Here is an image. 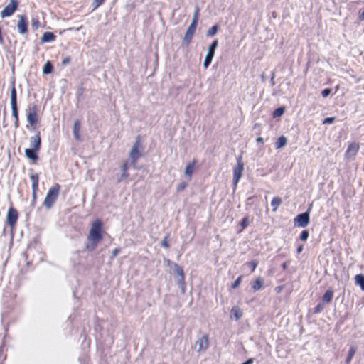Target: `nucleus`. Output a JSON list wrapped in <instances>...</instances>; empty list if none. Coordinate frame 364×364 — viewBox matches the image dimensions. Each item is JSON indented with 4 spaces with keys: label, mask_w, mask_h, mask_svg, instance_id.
<instances>
[{
    "label": "nucleus",
    "mask_w": 364,
    "mask_h": 364,
    "mask_svg": "<svg viewBox=\"0 0 364 364\" xmlns=\"http://www.w3.org/2000/svg\"><path fill=\"white\" fill-rule=\"evenodd\" d=\"M103 224L101 220L95 219L91 224V228L87 235L86 249L89 251L95 250L98 244L103 239Z\"/></svg>",
    "instance_id": "1"
},
{
    "label": "nucleus",
    "mask_w": 364,
    "mask_h": 364,
    "mask_svg": "<svg viewBox=\"0 0 364 364\" xmlns=\"http://www.w3.org/2000/svg\"><path fill=\"white\" fill-rule=\"evenodd\" d=\"M198 15H199V9L196 8V11L194 12L192 22H191V25L188 26V28L184 35V37H183V43L186 46H188L191 43L192 38L194 36V33L196 32L197 24H198Z\"/></svg>",
    "instance_id": "2"
},
{
    "label": "nucleus",
    "mask_w": 364,
    "mask_h": 364,
    "mask_svg": "<svg viewBox=\"0 0 364 364\" xmlns=\"http://www.w3.org/2000/svg\"><path fill=\"white\" fill-rule=\"evenodd\" d=\"M60 191L58 183L54 184L49 190L43 200V205L47 209H50L56 201Z\"/></svg>",
    "instance_id": "3"
},
{
    "label": "nucleus",
    "mask_w": 364,
    "mask_h": 364,
    "mask_svg": "<svg viewBox=\"0 0 364 364\" xmlns=\"http://www.w3.org/2000/svg\"><path fill=\"white\" fill-rule=\"evenodd\" d=\"M142 148L141 139L140 136H137L136 141L134 144L130 152L129 157L132 160V164L135 166L137 160L141 156L140 149Z\"/></svg>",
    "instance_id": "4"
},
{
    "label": "nucleus",
    "mask_w": 364,
    "mask_h": 364,
    "mask_svg": "<svg viewBox=\"0 0 364 364\" xmlns=\"http://www.w3.org/2000/svg\"><path fill=\"white\" fill-rule=\"evenodd\" d=\"M38 107L36 104L30 105L26 109V119L29 124L35 128L38 122Z\"/></svg>",
    "instance_id": "5"
},
{
    "label": "nucleus",
    "mask_w": 364,
    "mask_h": 364,
    "mask_svg": "<svg viewBox=\"0 0 364 364\" xmlns=\"http://www.w3.org/2000/svg\"><path fill=\"white\" fill-rule=\"evenodd\" d=\"M312 205H310L306 212L297 215L294 219V226L306 227L310 222L309 213L311 210Z\"/></svg>",
    "instance_id": "6"
},
{
    "label": "nucleus",
    "mask_w": 364,
    "mask_h": 364,
    "mask_svg": "<svg viewBox=\"0 0 364 364\" xmlns=\"http://www.w3.org/2000/svg\"><path fill=\"white\" fill-rule=\"evenodd\" d=\"M18 218V213L17 210L13 206H10L6 215V222L11 230L16 228Z\"/></svg>",
    "instance_id": "7"
},
{
    "label": "nucleus",
    "mask_w": 364,
    "mask_h": 364,
    "mask_svg": "<svg viewBox=\"0 0 364 364\" xmlns=\"http://www.w3.org/2000/svg\"><path fill=\"white\" fill-rule=\"evenodd\" d=\"M18 1L17 0H10L9 3L1 11V18L9 17L12 16L17 10Z\"/></svg>",
    "instance_id": "8"
},
{
    "label": "nucleus",
    "mask_w": 364,
    "mask_h": 364,
    "mask_svg": "<svg viewBox=\"0 0 364 364\" xmlns=\"http://www.w3.org/2000/svg\"><path fill=\"white\" fill-rule=\"evenodd\" d=\"M209 346V338L208 334H204L201 338L196 340L195 348L197 352L205 351Z\"/></svg>",
    "instance_id": "9"
},
{
    "label": "nucleus",
    "mask_w": 364,
    "mask_h": 364,
    "mask_svg": "<svg viewBox=\"0 0 364 364\" xmlns=\"http://www.w3.org/2000/svg\"><path fill=\"white\" fill-rule=\"evenodd\" d=\"M243 169H244L243 163L242 161L241 157H240L237 159V165L234 168V170H233V175H234L233 181H234L235 186H237L239 180L242 177Z\"/></svg>",
    "instance_id": "10"
},
{
    "label": "nucleus",
    "mask_w": 364,
    "mask_h": 364,
    "mask_svg": "<svg viewBox=\"0 0 364 364\" xmlns=\"http://www.w3.org/2000/svg\"><path fill=\"white\" fill-rule=\"evenodd\" d=\"M218 40H215L212 43V44L210 45V46L208 48V54H207L205 59L204 60V63H203V66L205 68H208V65H210V63H211V61L213 58L214 54H215V50L218 46Z\"/></svg>",
    "instance_id": "11"
},
{
    "label": "nucleus",
    "mask_w": 364,
    "mask_h": 364,
    "mask_svg": "<svg viewBox=\"0 0 364 364\" xmlns=\"http://www.w3.org/2000/svg\"><path fill=\"white\" fill-rule=\"evenodd\" d=\"M360 149V145L356 142H351L348 144V148L345 152V157L346 159L354 158L358 154Z\"/></svg>",
    "instance_id": "12"
},
{
    "label": "nucleus",
    "mask_w": 364,
    "mask_h": 364,
    "mask_svg": "<svg viewBox=\"0 0 364 364\" xmlns=\"http://www.w3.org/2000/svg\"><path fill=\"white\" fill-rule=\"evenodd\" d=\"M28 20L26 16L24 15H19L18 16V21L17 24V28L18 32L21 34H25L28 32Z\"/></svg>",
    "instance_id": "13"
},
{
    "label": "nucleus",
    "mask_w": 364,
    "mask_h": 364,
    "mask_svg": "<svg viewBox=\"0 0 364 364\" xmlns=\"http://www.w3.org/2000/svg\"><path fill=\"white\" fill-rule=\"evenodd\" d=\"M40 149H26L25 150L26 156L32 161V164H36L38 160V152Z\"/></svg>",
    "instance_id": "14"
},
{
    "label": "nucleus",
    "mask_w": 364,
    "mask_h": 364,
    "mask_svg": "<svg viewBox=\"0 0 364 364\" xmlns=\"http://www.w3.org/2000/svg\"><path fill=\"white\" fill-rule=\"evenodd\" d=\"M30 141L32 146L31 149H41V138L40 132H37L34 136H31Z\"/></svg>",
    "instance_id": "15"
},
{
    "label": "nucleus",
    "mask_w": 364,
    "mask_h": 364,
    "mask_svg": "<svg viewBox=\"0 0 364 364\" xmlns=\"http://www.w3.org/2000/svg\"><path fill=\"white\" fill-rule=\"evenodd\" d=\"M196 164L197 161L196 159H193L192 161L189 162L186 166L185 175L188 177V180H191L192 178Z\"/></svg>",
    "instance_id": "16"
},
{
    "label": "nucleus",
    "mask_w": 364,
    "mask_h": 364,
    "mask_svg": "<svg viewBox=\"0 0 364 364\" xmlns=\"http://www.w3.org/2000/svg\"><path fill=\"white\" fill-rule=\"evenodd\" d=\"M55 38H56V36H55V34L53 33L47 31L43 34V36L41 38V42L42 43L52 42V41H54L55 40Z\"/></svg>",
    "instance_id": "17"
},
{
    "label": "nucleus",
    "mask_w": 364,
    "mask_h": 364,
    "mask_svg": "<svg viewBox=\"0 0 364 364\" xmlns=\"http://www.w3.org/2000/svg\"><path fill=\"white\" fill-rule=\"evenodd\" d=\"M12 110V116L14 118V127L15 128L19 127V117H18V105H11Z\"/></svg>",
    "instance_id": "18"
},
{
    "label": "nucleus",
    "mask_w": 364,
    "mask_h": 364,
    "mask_svg": "<svg viewBox=\"0 0 364 364\" xmlns=\"http://www.w3.org/2000/svg\"><path fill=\"white\" fill-rule=\"evenodd\" d=\"M128 169H129V163L127 161H125L122 166V174L120 176V178L118 179V182H121L122 181L127 178L129 176Z\"/></svg>",
    "instance_id": "19"
},
{
    "label": "nucleus",
    "mask_w": 364,
    "mask_h": 364,
    "mask_svg": "<svg viewBox=\"0 0 364 364\" xmlns=\"http://www.w3.org/2000/svg\"><path fill=\"white\" fill-rule=\"evenodd\" d=\"M80 120L77 119L75 120L74 125H73V134L76 140L80 141Z\"/></svg>",
    "instance_id": "20"
},
{
    "label": "nucleus",
    "mask_w": 364,
    "mask_h": 364,
    "mask_svg": "<svg viewBox=\"0 0 364 364\" xmlns=\"http://www.w3.org/2000/svg\"><path fill=\"white\" fill-rule=\"evenodd\" d=\"M264 281L262 278L258 277L257 278L253 283L252 284V289L254 291H257L262 288Z\"/></svg>",
    "instance_id": "21"
},
{
    "label": "nucleus",
    "mask_w": 364,
    "mask_h": 364,
    "mask_svg": "<svg viewBox=\"0 0 364 364\" xmlns=\"http://www.w3.org/2000/svg\"><path fill=\"white\" fill-rule=\"evenodd\" d=\"M333 297V291L332 289H328L323 295L322 300L323 302L330 303Z\"/></svg>",
    "instance_id": "22"
},
{
    "label": "nucleus",
    "mask_w": 364,
    "mask_h": 364,
    "mask_svg": "<svg viewBox=\"0 0 364 364\" xmlns=\"http://www.w3.org/2000/svg\"><path fill=\"white\" fill-rule=\"evenodd\" d=\"M282 199L279 197H274L271 201V205L272 206V211L276 212L279 206L282 204Z\"/></svg>",
    "instance_id": "23"
},
{
    "label": "nucleus",
    "mask_w": 364,
    "mask_h": 364,
    "mask_svg": "<svg viewBox=\"0 0 364 364\" xmlns=\"http://www.w3.org/2000/svg\"><path fill=\"white\" fill-rule=\"evenodd\" d=\"M32 201L31 205H35L37 200V193L38 191V184H32Z\"/></svg>",
    "instance_id": "24"
},
{
    "label": "nucleus",
    "mask_w": 364,
    "mask_h": 364,
    "mask_svg": "<svg viewBox=\"0 0 364 364\" xmlns=\"http://www.w3.org/2000/svg\"><path fill=\"white\" fill-rule=\"evenodd\" d=\"M356 351H357V347L356 346H351L350 348V350H349V352H348V356L346 358V364H349L351 362V360H352L353 356L355 355Z\"/></svg>",
    "instance_id": "25"
},
{
    "label": "nucleus",
    "mask_w": 364,
    "mask_h": 364,
    "mask_svg": "<svg viewBox=\"0 0 364 364\" xmlns=\"http://www.w3.org/2000/svg\"><path fill=\"white\" fill-rule=\"evenodd\" d=\"M287 144V138L284 136H279L275 142V148L281 149Z\"/></svg>",
    "instance_id": "26"
},
{
    "label": "nucleus",
    "mask_w": 364,
    "mask_h": 364,
    "mask_svg": "<svg viewBox=\"0 0 364 364\" xmlns=\"http://www.w3.org/2000/svg\"><path fill=\"white\" fill-rule=\"evenodd\" d=\"M231 314L233 315L235 320H239L242 316V310L237 306H234L232 308Z\"/></svg>",
    "instance_id": "27"
},
{
    "label": "nucleus",
    "mask_w": 364,
    "mask_h": 364,
    "mask_svg": "<svg viewBox=\"0 0 364 364\" xmlns=\"http://www.w3.org/2000/svg\"><path fill=\"white\" fill-rule=\"evenodd\" d=\"M7 349L6 346L2 344L0 346V364H3V363L6 360L7 355H6Z\"/></svg>",
    "instance_id": "28"
},
{
    "label": "nucleus",
    "mask_w": 364,
    "mask_h": 364,
    "mask_svg": "<svg viewBox=\"0 0 364 364\" xmlns=\"http://www.w3.org/2000/svg\"><path fill=\"white\" fill-rule=\"evenodd\" d=\"M355 282L359 285L362 290H364V275L362 274H357L355 277Z\"/></svg>",
    "instance_id": "29"
},
{
    "label": "nucleus",
    "mask_w": 364,
    "mask_h": 364,
    "mask_svg": "<svg viewBox=\"0 0 364 364\" xmlns=\"http://www.w3.org/2000/svg\"><path fill=\"white\" fill-rule=\"evenodd\" d=\"M53 66L52 63L50 60H48L43 68V74H50L53 72Z\"/></svg>",
    "instance_id": "30"
},
{
    "label": "nucleus",
    "mask_w": 364,
    "mask_h": 364,
    "mask_svg": "<svg viewBox=\"0 0 364 364\" xmlns=\"http://www.w3.org/2000/svg\"><path fill=\"white\" fill-rule=\"evenodd\" d=\"M11 105H17V95L14 85L11 90Z\"/></svg>",
    "instance_id": "31"
},
{
    "label": "nucleus",
    "mask_w": 364,
    "mask_h": 364,
    "mask_svg": "<svg viewBox=\"0 0 364 364\" xmlns=\"http://www.w3.org/2000/svg\"><path fill=\"white\" fill-rule=\"evenodd\" d=\"M284 112V107H281L277 109H276L272 114V116L274 118L279 117H281Z\"/></svg>",
    "instance_id": "32"
},
{
    "label": "nucleus",
    "mask_w": 364,
    "mask_h": 364,
    "mask_svg": "<svg viewBox=\"0 0 364 364\" xmlns=\"http://www.w3.org/2000/svg\"><path fill=\"white\" fill-rule=\"evenodd\" d=\"M247 265L250 267V272H253L258 265V262L257 260H252L247 262Z\"/></svg>",
    "instance_id": "33"
},
{
    "label": "nucleus",
    "mask_w": 364,
    "mask_h": 364,
    "mask_svg": "<svg viewBox=\"0 0 364 364\" xmlns=\"http://www.w3.org/2000/svg\"><path fill=\"white\" fill-rule=\"evenodd\" d=\"M30 178L32 181V184H38L39 183V175L37 173H33L30 175Z\"/></svg>",
    "instance_id": "34"
},
{
    "label": "nucleus",
    "mask_w": 364,
    "mask_h": 364,
    "mask_svg": "<svg viewBox=\"0 0 364 364\" xmlns=\"http://www.w3.org/2000/svg\"><path fill=\"white\" fill-rule=\"evenodd\" d=\"M218 30V26L217 25L212 26L210 28L207 32V36H214Z\"/></svg>",
    "instance_id": "35"
},
{
    "label": "nucleus",
    "mask_w": 364,
    "mask_h": 364,
    "mask_svg": "<svg viewBox=\"0 0 364 364\" xmlns=\"http://www.w3.org/2000/svg\"><path fill=\"white\" fill-rule=\"evenodd\" d=\"M309 236V231L307 230H304L301 232L299 237L301 241L305 242L308 239Z\"/></svg>",
    "instance_id": "36"
},
{
    "label": "nucleus",
    "mask_w": 364,
    "mask_h": 364,
    "mask_svg": "<svg viewBox=\"0 0 364 364\" xmlns=\"http://www.w3.org/2000/svg\"><path fill=\"white\" fill-rule=\"evenodd\" d=\"M242 279V276L238 277L237 279L232 284L231 288L232 289L237 288L240 285Z\"/></svg>",
    "instance_id": "37"
},
{
    "label": "nucleus",
    "mask_w": 364,
    "mask_h": 364,
    "mask_svg": "<svg viewBox=\"0 0 364 364\" xmlns=\"http://www.w3.org/2000/svg\"><path fill=\"white\" fill-rule=\"evenodd\" d=\"M240 226L242 230L245 229L249 225V219L248 217H245L242 221L240 222Z\"/></svg>",
    "instance_id": "38"
},
{
    "label": "nucleus",
    "mask_w": 364,
    "mask_h": 364,
    "mask_svg": "<svg viewBox=\"0 0 364 364\" xmlns=\"http://www.w3.org/2000/svg\"><path fill=\"white\" fill-rule=\"evenodd\" d=\"M168 237H169V235H167L166 236L164 237V238L163 239V240L161 242V245L166 249L169 248V247H170L169 242H168Z\"/></svg>",
    "instance_id": "39"
},
{
    "label": "nucleus",
    "mask_w": 364,
    "mask_h": 364,
    "mask_svg": "<svg viewBox=\"0 0 364 364\" xmlns=\"http://www.w3.org/2000/svg\"><path fill=\"white\" fill-rule=\"evenodd\" d=\"M176 273L181 276V279L183 280L184 279V273H183V270L182 269L181 267L176 264Z\"/></svg>",
    "instance_id": "40"
},
{
    "label": "nucleus",
    "mask_w": 364,
    "mask_h": 364,
    "mask_svg": "<svg viewBox=\"0 0 364 364\" xmlns=\"http://www.w3.org/2000/svg\"><path fill=\"white\" fill-rule=\"evenodd\" d=\"M187 187V183L186 182H181L180 184L178 185L176 188L177 192H181Z\"/></svg>",
    "instance_id": "41"
},
{
    "label": "nucleus",
    "mask_w": 364,
    "mask_h": 364,
    "mask_svg": "<svg viewBox=\"0 0 364 364\" xmlns=\"http://www.w3.org/2000/svg\"><path fill=\"white\" fill-rule=\"evenodd\" d=\"M323 309V306L321 304H318L314 309V313L318 314Z\"/></svg>",
    "instance_id": "42"
},
{
    "label": "nucleus",
    "mask_w": 364,
    "mask_h": 364,
    "mask_svg": "<svg viewBox=\"0 0 364 364\" xmlns=\"http://www.w3.org/2000/svg\"><path fill=\"white\" fill-rule=\"evenodd\" d=\"M331 92V89L326 88L323 90H322L321 95L323 97H326L330 95Z\"/></svg>",
    "instance_id": "43"
},
{
    "label": "nucleus",
    "mask_w": 364,
    "mask_h": 364,
    "mask_svg": "<svg viewBox=\"0 0 364 364\" xmlns=\"http://www.w3.org/2000/svg\"><path fill=\"white\" fill-rule=\"evenodd\" d=\"M32 26L35 28H38L40 24V22L38 18H32L31 20Z\"/></svg>",
    "instance_id": "44"
},
{
    "label": "nucleus",
    "mask_w": 364,
    "mask_h": 364,
    "mask_svg": "<svg viewBox=\"0 0 364 364\" xmlns=\"http://www.w3.org/2000/svg\"><path fill=\"white\" fill-rule=\"evenodd\" d=\"M335 121V117H327L324 119L323 124H331Z\"/></svg>",
    "instance_id": "45"
},
{
    "label": "nucleus",
    "mask_w": 364,
    "mask_h": 364,
    "mask_svg": "<svg viewBox=\"0 0 364 364\" xmlns=\"http://www.w3.org/2000/svg\"><path fill=\"white\" fill-rule=\"evenodd\" d=\"M358 20H359L360 21H364V8H363V10L362 11H359V13H358Z\"/></svg>",
    "instance_id": "46"
},
{
    "label": "nucleus",
    "mask_w": 364,
    "mask_h": 364,
    "mask_svg": "<svg viewBox=\"0 0 364 364\" xmlns=\"http://www.w3.org/2000/svg\"><path fill=\"white\" fill-rule=\"evenodd\" d=\"M119 252H120L119 248H115L114 250H113L112 258H114Z\"/></svg>",
    "instance_id": "47"
},
{
    "label": "nucleus",
    "mask_w": 364,
    "mask_h": 364,
    "mask_svg": "<svg viewBox=\"0 0 364 364\" xmlns=\"http://www.w3.org/2000/svg\"><path fill=\"white\" fill-rule=\"evenodd\" d=\"M104 1L105 0H94L95 8L96 9L100 6L104 2Z\"/></svg>",
    "instance_id": "48"
},
{
    "label": "nucleus",
    "mask_w": 364,
    "mask_h": 364,
    "mask_svg": "<svg viewBox=\"0 0 364 364\" xmlns=\"http://www.w3.org/2000/svg\"><path fill=\"white\" fill-rule=\"evenodd\" d=\"M71 59H70V57L68 56L66 58H65L63 61H62V64L63 65H66L67 64H68L70 62Z\"/></svg>",
    "instance_id": "49"
},
{
    "label": "nucleus",
    "mask_w": 364,
    "mask_h": 364,
    "mask_svg": "<svg viewBox=\"0 0 364 364\" xmlns=\"http://www.w3.org/2000/svg\"><path fill=\"white\" fill-rule=\"evenodd\" d=\"M284 288V286L281 285V286H277L276 288H275V291L277 293H279L281 292V291Z\"/></svg>",
    "instance_id": "50"
},
{
    "label": "nucleus",
    "mask_w": 364,
    "mask_h": 364,
    "mask_svg": "<svg viewBox=\"0 0 364 364\" xmlns=\"http://www.w3.org/2000/svg\"><path fill=\"white\" fill-rule=\"evenodd\" d=\"M302 250H303V245H299L297 249H296V252L298 254H299L300 252H301Z\"/></svg>",
    "instance_id": "51"
},
{
    "label": "nucleus",
    "mask_w": 364,
    "mask_h": 364,
    "mask_svg": "<svg viewBox=\"0 0 364 364\" xmlns=\"http://www.w3.org/2000/svg\"><path fill=\"white\" fill-rule=\"evenodd\" d=\"M257 142L259 143V144H264V139L262 137H257Z\"/></svg>",
    "instance_id": "52"
},
{
    "label": "nucleus",
    "mask_w": 364,
    "mask_h": 364,
    "mask_svg": "<svg viewBox=\"0 0 364 364\" xmlns=\"http://www.w3.org/2000/svg\"><path fill=\"white\" fill-rule=\"evenodd\" d=\"M252 363H253V359L252 358H250L247 361L243 363L242 364H252Z\"/></svg>",
    "instance_id": "53"
}]
</instances>
